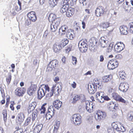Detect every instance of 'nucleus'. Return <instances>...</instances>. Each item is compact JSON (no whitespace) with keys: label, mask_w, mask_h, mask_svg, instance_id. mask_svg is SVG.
<instances>
[{"label":"nucleus","mask_w":133,"mask_h":133,"mask_svg":"<svg viewBox=\"0 0 133 133\" xmlns=\"http://www.w3.org/2000/svg\"><path fill=\"white\" fill-rule=\"evenodd\" d=\"M50 65L49 63L46 69V71L50 72L52 71L54 69Z\"/></svg>","instance_id":"obj_48"},{"label":"nucleus","mask_w":133,"mask_h":133,"mask_svg":"<svg viewBox=\"0 0 133 133\" xmlns=\"http://www.w3.org/2000/svg\"><path fill=\"white\" fill-rule=\"evenodd\" d=\"M57 29V28L54 26V25H51L50 26V32L51 34H52V32L55 31H56Z\"/></svg>","instance_id":"obj_45"},{"label":"nucleus","mask_w":133,"mask_h":133,"mask_svg":"<svg viewBox=\"0 0 133 133\" xmlns=\"http://www.w3.org/2000/svg\"><path fill=\"white\" fill-rule=\"evenodd\" d=\"M111 64L113 65L114 68V69L117 67L119 63L115 59H112L111 60Z\"/></svg>","instance_id":"obj_33"},{"label":"nucleus","mask_w":133,"mask_h":133,"mask_svg":"<svg viewBox=\"0 0 133 133\" xmlns=\"http://www.w3.org/2000/svg\"><path fill=\"white\" fill-rule=\"evenodd\" d=\"M16 130L15 132L17 133H23V130L22 128L19 127V126H16L15 127Z\"/></svg>","instance_id":"obj_40"},{"label":"nucleus","mask_w":133,"mask_h":133,"mask_svg":"<svg viewBox=\"0 0 133 133\" xmlns=\"http://www.w3.org/2000/svg\"><path fill=\"white\" fill-rule=\"evenodd\" d=\"M133 117V116H132L131 114H128L127 115V118L129 120H132Z\"/></svg>","instance_id":"obj_57"},{"label":"nucleus","mask_w":133,"mask_h":133,"mask_svg":"<svg viewBox=\"0 0 133 133\" xmlns=\"http://www.w3.org/2000/svg\"><path fill=\"white\" fill-rule=\"evenodd\" d=\"M112 78V75L110 74L104 76L102 77V79L104 82L107 83L110 81Z\"/></svg>","instance_id":"obj_23"},{"label":"nucleus","mask_w":133,"mask_h":133,"mask_svg":"<svg viewBox=\"0 0 133 133\" xmlns=\"http://www.w3.org/2000/svg\"><path fill=\"white\" fill-rule=\"evenodd\" d=\"M58 61L56 59L51 61L49 63L54 68H55L58 65Z\"/></svg>","instance_id":"obj_29"},{"label":"nucleus","mask_w":133,"mask_h":133,"mask_svg":"<svg viewBox=\"0 0 133 133\" xmlns=\"http://www.w3.org/2000/svg\"><path fill=\"white\" fill-rule=\"evenodd\" d=\"M2 114L3 118L4 120L6 122L7 119V111L6 110L4 109L3 111Z\"/></svg>","instance_id":"obj_39"},{"label":"nucleus","mask_w":133,"mask_h":133,"mask_svg":"<svg viewBox=\"0 0 133 133\" xmlns=\"http://www.w3.org/2000/svg\"><path fill=\"white\" fill-rule=\"evenodd\" d=\"M15 104V102L14 101H11L10 102V107L12 111H14L15 110V108L14 106V105Z\"/></svg>","instance_id":"obj_50"},{"label":"nucleus","mask_w":133,"mask_h":133,"mask_svg":"<svg viewBox=\"0 0 133 133\" xmlns=\"http://www.w3.org/2000/svg\"><path fill=\"white\" fill-rule=\"evenodd\" d=\"M62 61L63 62V63H65L66 60V58L64 56L62 58Z\"/></svg>","instance_id":"obj_64"},{"label":"nucleus","mask_w":133,"mask_h":133,"mask_svg":"<svg viewBox=\"0 0 133 133\" xmlns=\"http://www.w3.org/2000/svg\"><path fill=\"white\" fill-rule=\"evenodd\" d=\"M125 48V45L122 42L117 43L114 46V49L117 52H119L122 51Z\"/></svg>","instance_id":"obj_6"},{"label":"nucleus","mask_w":133,"mask_h":133,"mask_svg":"<svg viewBox=\"0 0 133 133\" xmlns=\"http://www.w3.org/2000/svg\"><path fill=\"white\" fill-rule=\"evenodd\" d=\"M72 97L73 101L72 103H76L77 101L83 99L84 98V96L81 94H75Z\"/></svg>","instance_id":"obj_8"},{"label":"nucleus","mask_w":133,"mask_h":133,"mask_svg":"<svg viewBox=\"0 0 133 133\" xmlns=\"http://www.w3.org/2000/svg\"><path fill=\"white\" fill-rule=\"evenodd\" d=\"M99 45L102 47H105L107 45L106 41L104 39L101 38L99 39Z\"/></svg>","instance_id":"obj_31"},{"label":"nucleus","mask_w":133,"mask_h":133,"mask_svg":"<svg viewBox=\"0 0 133 133\" xmlns=\"http://www.w3.org/2000/svg\"><path fill=\"white\" fill-rule=\"evenodd\" d=\"M105 13L104 8L101 6L98 7L95 11V14L98 17L102 16Z\"/></svg>","instance_id":"obj_9"},{"label":"nucleus","mask_w":133,"mask_h":133,"mask_svg":"<svg viewBox=\"0 0 133 133\" xmlns=\"http://www.w3.org/2000/svg\"><path fill=\"white\" fill-rule=\"evenodd\" d=\"M11 75L10 74L6 76V81L8 84H10L11 79Z\"/></svg>","instance_id":"obj_42"},{"label":"nucleus","mask_w":133,"mask_h":133,"mask_svg":"<svg viewBox=\"0 0 133 133\" xmlns=\"http://www.w3.org/2000/svg\"><path fill=\"white\" fill-rule=\"evenodd\" d=\"M31 119V117H28L24 123V125L25 126L27 125L30 123Z\"/></svg>","instance_id":"obj_49"},{"label":"nucleus","mask_w":133,"mask_h":133,"mask_svg":"<svg viewBox=\"0 0 133 133\" xmlns=\"http://www.w3.org/2000/svg\"><path fill=\"white\" fill-rule=\"evenodd\" d=\"M110 104L114 105V108L116 110L118 109L119 108V104L117 103L112 101L110 102Z\"/></svg>","instance_id":"obj_43"},{"label":"nucleus","mask_w":133,"mask_h":133,"mask_svg":"<svg viewBox=\"0 0 133 133\" xmlns=\"http://www.w3.org/2000/svg\"><path fill=\"white\" fill-rule=\"evenodd\" d=\"M81 118L82 117L79 114H76L72 116L71 120L76 125H78L82 122Z\"/></svg>","instance_id":"obj_3"},{"label":"nucleus","mask_w":133,"mask_h":133,"mask_svg":"<svg viewBox=\"0 0 133 133\" xmlns=\"http://www.w3.org/2000/svg\"><path fill=\"white\" fill-rule=\"evenodd\" d=\"M113 98L116 101L122 103L124 104H126L128 101L123 98L121 96L117 93L114 92L112 94Z\"/></svg>","instance_id":"obj_4"},{"label":"nucleus","mask_w":133,"mask_h":133,"mask_svg":"<svg viewBox=\"0 0 133 133\" xmlns=\"http://www.w3.org/2000/svg\"><path fill=\"white\" fill-rule=\"evenodd\" d=\"M43 126L42 124H39L36 125L34 130L33 133H39L41 130Z\"/></svg>","instance_id":"obj_25"},{"label":"nucleus","mask_w":133,"mask_h":133,"mask_svg":"<svg viewBox=\"0 0 133 133\" xmlns=\"http://www.w3.org/2000/svg\"><path fill=\"white\" fill-rule=\"evenodd\" d=\"M112 129L116 130L117 131H121V129L118 127L117 124L115 122L113 123L112 124Z\"/></svg>","instance_id":"obj_35"},{"label":"nucleus","mask_w":133,"mask_h":133,"mask_svg":"<svg viewBox=\"0 0 133 133\" xmlns=\"http://www.w3.org/2000/svg\"><path fill=\"white\" fill-rule=\"evenodd\" d=\"M77 62L76 57L72 56V63L73 65H75Z\"/></svg>","instance_id":"obj_54"},{"label":"nucleus","mask_w":133,"mask_h":133,"mask_svg":"<svg viewBox=\"0 0 133 133\" xmlns=\"http://www.w3.org/2000/svg\"><path fill=\"white\" fill-rule=\"evenodd\" d=\"M75 12V9L72 7H69L66 12V15L68 17H70L73 16Z\"/></svg>","instance_id":"obj_19"},{"label":"nucleus","mask_w":133,"mask_h":133,"mask_svg":"<svg viewBox=\"0 0 133 133\" xmlns=\"http://www.w3.org/2000/svg\"><path fill=\"white\" fill-rule=\"evenodd\" d=\"M56 16L53 13L50 14L48 17V19L49 22H53L55 20L56 18Z\"/></svg>","instance_id":"obj_34"},{"label":"nucleus","mask_w":133,"mask_h":133,"mask_svg":"<svg viewBox=\"0 0 133 133\" xmlns=\"http://www.w3.org/2000/svg\"><path fill=\"white\" fill-rule=\"evenodd\" d=\"M26 91V89L24 87H18L14 91L15 95L17 96H22Z\"/></svg>","instance_id":"obj_5"},{"label":"nucleus","mask_w":133,"mask_h":133,"mask_svg":"<svg viewBox=\"0 0 133 133\" xmlns=\"http://www.w3.org/2000/svg\"><path fill=\"white\" fill-rule=\"evenodd\" d=\"M59 78L57 76L54 79V80L55 82L57 83V82L59 81Z\"/></svg>","instance_id":"obj_61"},{"label":"nucleus","mask_w":133,"mask_h":133,"mask_svg":"<svg viewBox=\"0 0 133 133\" xmlns=\"http://www.w3.org/2000/svg\"><path fill=\"white\" fill-rule=\"evenodd\" d=\"M85 104L87 110L89 112H91L93 110V107L92 102L88 101H86L85 102Z\"/></svg>","instance_id":"obj_15"},{"label":"nucleus","mask_w":133,"mask_h":133,"mask_svg":"<svg viewBox=\"0 0 133 133\" xmlns=\"http://www.w3.org/2000/svg\"><path fill=\"white\" fill-rule=\"evenodd\" d=\"M128 28L126 26L122 25L120 27V30L121 34L126 35L128 34Z\"/></svg>","instance_id":"obj_21"},{"label":"nucleus","mask_w":133,"mask_h":133,"mask_svg":"<svg viewBox=\"0 0 133 133\" xmlns=\"http://www.w3.org/2000/svg\"><path fill=\"white\" fill-rule=\"evenodd\" d=\"M25 118L24 114L20 112L17 115L16 118V122L18 123L21 124L23 122Z\"/></svg>","instance_id":"obj_11"},{"label":"nucleus","mask_w":133,"mask_h":133,"mask_svg":"<svg viewBox=\"0 0 133 133\" xmlns=\"http://www.w3.org/2000/svg\"><path fill=\"white\" fill-rule=\"evenodd\" d=\"M59 125L57 123L55 124L54 128V129L53 133H58V129L59 128Z\"/></svg>","instance_id":"obj_47"},{"label":"nucleus","mask_w":133,"mask_h":133,"mask_svg":"<svg viewBox=\"0 0 133 133\" xmlns=\"http://www.w3.org/2000/svg\"><path fill=\"white\" fill-rule=\"evenodd\" d=\"M71 85L73 88H75L76 87L77 84L75 82H73V83L71 84Z\"/></svg>","instance_id":"obj_60"},{"label":"nucleus","mask_w":133,"mask_h":133,"mask_svg":"<svg viewBox=\"0 0 133 133\" xmlns=\"http://www.w3.org/2000/svg\"><path fill=\"white\" fill-rule=\"evenodd\" d=\"M111 60L108 62V63L107 67L109 70H113L114 69V68L113 65L112 64H111Z\"/></svg>","instance_id":"obj_46"},{"label":"nucleus","mask_w":133,"mask_h":133,"mask_svg":"<svg viewBox=\"0 0 133 133\" xmlns=\"http://www.w3.org/2000/svg\"><path fill=\"white\" fill-rule=\"evenodd\" d=\"M54 115L51 114L49 113L48 112H47L46 115H45V117L46 118V119L47 120H49L52 117L54 116Z\"/></svg>","instance_id":"obj_44"},{"label":"nucleus","mask_w":133,"mask_h":133,"mask_svg":"<svg viewBox=\"0 0 133 133\" xmlns=\"http://www.w3.org/2000/svg\"><path fill=\"white\" fill-rule=\"evenodd\" d=\"M115 57L117 59H120L122 58V56L121 54H118L115 56Z\"/></svg>","instance_id":"obj_55"},{"label":"nucleus","mask_w":133,"mask_h":133,"mask_svg":"<svg viewBox=\"0 0 133 133\" xmlns=\"http://www.w3.org/2000/svg\"><path fill=\"white\" fill-rule=\"evenodd\" d=\"M107 116V115L105 112L98 110L94 116V118L96 121H99L104 119Z\"/></svg>","instance_id":"obj_2"},{"label":"nucleus","mask_w":133,"mask_h":133,"mask_svg":"<svg viewBox=\"0 0 133 133\" xmlns=\"http://www.w3.org/2000/svg\"><path fill=\"white\" fill-rule=\"evenodd\" d=\"M37 86L36 85H31L28 90V93L30 95H32L36 90Z\"/></svg>","instance_id":"obj_17"},{"label":"nucleus","mask_w":133,"mask_h":133,"mask_svg":"<svg viewBox=\"0 0 133 133\" xmlns=\"http://www.w3.org/2000/svg\"><path fill=\"white\" fill-rule=\"evenodd\" d=\"M50 88L47 85L42 84L39 88L38 91V98L41 99L44 96L47 91L49 92Z\"/></svg>","instance_id":"obj_1"},{"label":"nucleus","mask_w":133,"mask_h":133,"mask_svg":"<svg viewBox=\"0 0 133 133\" xmlns=\"http://www.w3.org/2000/svg\"><path fill=\"white\" fill-rule=\"evenodd\" d=\"M129 88L128 84L124 83H121L119 86V89L123 92L126 91Z\"/></svg>","instance_id":"obj_13"},{"label":"nucleus","mask_w":133,"mask_h":133,"mask_svg":"<svg viewBox=\"0 0 133 133\" xmlns=\"http://www.w3.org/2000/svg\"><path fill=\"white\" fill-rule=\"evenodd\" d=\"M104 93L102 92H98L96 93V98L98 102L102 103L104 102V99L103 98Z\"/></svg>","instance_id":"obj_14"},{"label":"nucleus","mask_w":133,"mask_h":133,"mask_svg":"<svg viewBox=\"0 0 133 133\" xmlns=\"http://www.w3.org/2000/svg\"><path fill=\"white\" fill-rule=\"evenodd\" d=\"M62 90V87L61 85L59 86H57L56 85L54 86L52 88L51 91L52 92V95L54 93L55 95H59V92Z\"/></svg>","instance_id":"obj_10"},{"label":"nucleus","mask_w":133,"mask_h":133,"mask_svg":"<svg viewBox=\"0 0 133 133\" xmlns=\"http://www.w3.org/2000/svg\"><path fill=\"white\" fill-rule=\"evenodd\" d=\"M53 49L54 51L56 53H58L62 48L59 44L57 45L56 43L54 44L53 46Z\"/></svg>","instance_id":"obj_24"},{"label":"nucleus","mask_w":133,"mask_h":133,"mask_svg":"<svg viewBox=\"0 0 133 133\" xmlns=\"http://www.w3.org/2000/svg\"><path fill=\"white\" fill-rule=\"evenodd\" d=\"M108 133H115L114 129L111 128H109L107 130Z\"/></svg>","instance_id":"obj_59"},{"label":"nucleus","mask_w":133,"mask_h":133,"mask_svg":"<svg viewBox=\"0 0 133 133\" xmlns=\"http://www.w3.org/2000/svg\"><path fill=\"white\" fill-rule=\"evenodd\" d=\"M66 36L69 39L72 40L74 38V32L71 31V32L67 31L66 33Z\"/></svg>","instance_id":"obj_28"},{"label":"nucleus","mask_w":133,"mask_h":133,"mask_svg":"<svg viewBox=\"0 0 133 133\" xmlns=\"http://www.w3.org/2000/svg\"><path fill=\"white\" fill-rule=\"evenodd\" d=\"M46 105L47 103H45L43 104L41 107V109H40L41 114H44L45 113L46 111Z\"/></svg>","instance_id":"obj_41"},{"label":"nucleus","mask_w":133,"mask_h":133,"mask_svg":"<svg viewBox=\"0 0 133 133\" xmlns=\"http://www.w3.org/2000/svg\"><path fill=\"white\" fill-rule=\"evenodd\" d=\"M129 25V31L131 33H133V22L130 23Z\"/></svg>","instance_id":"obj_51"},{"label":"nucleus","mask_w":133,"mask_h":133,"mask_svg":"<svg viewBox=\"0 0 133 133\" xmlns=\"http://www.w3.org/2000/svg\"><path fill=\"white\" fill-rule=\"evenodd\" d=\"M72 48V45H71L67 46V49L65 50L66 52L68 53L71 50Z\"/></svg>","instance_id":"obj_53"},{"label":"nucleus","mask_w":133,"mask_h":133,"mask_svg":"<svg viewBox=\"0 0 133 133\" xmlns=\"http://www.w3.org/2000/svg\"><path fill=\"white\" fill-rule=\"evenodd\" d=\"M52 22L54 26L57 28L60 24V19L59 18H56Z\"/></svg>","instance_id":"obj_32"},{"label":"nucleus","mask_w":133,"mask_h":133,"mask_svg":"<svg viewBox=\"0 0 133 133\" xmlns=\"http://www.w3.org/2000/svg\"><path fill=\"white\" fill-rule=\"evenodd\" d=\"M36 105L35 102H34L30 103L29 106L28 111L29 113L32 112L35 109Z\"/></svg>","instance_id":"obj_20"},{"label":"nucleus","mask_w":133,"mask_h":133,"mask_svg":"<svg viewBox=\"0 0 133 133\" xmlns=\"http://www.w3.org/2000/svg\"><path fill=\"white\" fill-rule=\"evenodd\" d=\"M104 57L103 55H101L100 56L99 61L101 62H103L104 60Z\"/></svg>","instance_id":"obj_62"},{"label":"nucleus","mask_w":133,"mask_h":133,"mask_svg":"<svg viewBox=\"0 0 133 133\" xmlns=\"http://www.w3.org/2000/svg\"><path fill=\"white\" fill-rule=\"evenodd\" d=\"M68 29V27L66 25H63L61 26L59 29V34L61 35H64L66 33Z\"/></svg>","instance_id":"obj_16"},{"label":"nucleus","mask_w":133,"mask_h":133,"mask_svg":"<svg viewBox=\"0 0 133 133\" xmlns=\"http://www.w3.org/2000/svg\"><path fill=\"white\" fill-rule=\"evenodd\" d=\"M103 98L104 99V100L108 101L110 100V99L107 96H104V95H103Z\"/></svg>","instance_id":"obj_58"},{"label":"nucleus","mask_w":133,"mask_h":133,"mask_svg":"<svg viewBox=\"0 0 133 133\" xmlns=\"http://www.w3.org/2000/svg\"><path fill=\"white\" fill-rule=\"evenodd\" d=\"M110 23L108 22H105L102 23L101 26L103 29H106L109 26Z\"/></svg>","instance_id":"obj_38"},{"label":"nucleus","mask_w":133,"mask_h":133,"mask_svg":"<svg viewBox=\"0 0 133 133\" xmlns=\"http://www.w3.org/2000/svg\"><path fill=\"white\" fill-rule=\"evenodd\" d=\"M32 121L35 120L37 117V114L36 112H33L32 114Z\"/></svg>","instance_id":"obj_52"},{"label":"nucleus","mask_w":133,"mask_h":133,"mask_svg":"<svg viewBox=\"0 0 133 133\" xmlns=\"http://www.w3.org/2000/svg\"><path fill=\"white\" fill-rule=\"evenodd\" d=\"M79 47L80 51L85 52L88 50V45L84 41H80L79 43Z\"/></svg>","instance_id":"obj_7"},{"label":"nucleus","mask_w":133,"mask_h":133,"mask_svg":"<svg viewBox=\"0 0 133 133\" xmlns=\"http://www.w3.org/2000/svg\"><path fill=\"white\" fill-rule=\"evenodd\" d=\"M28 17L30 20L33 22H35L37 19L36 13L34 11H31L28 14Z\"/></svg>","instance_id":"obj_12"},{"label":"nucleus","mask_w":133,"mask_h":133,"mask_svg":"<svg viewBox=\"0 0 133 133\" xmlns=\"http://www.w3.org/2000/svg\"><path fill=\"white\" fill-rule=\"evenodd\" d=\"M5 97L4 98H3V99L1 101L0 103L2 104H3L5 103Z\"/></svg>","instance_id":"obj_63"},{"label":"nucleus","mask_w":133,"mask_h":133,"mask_svg":"<svg viewBox=\"0 0 133 133\" xmlns=\"http://www.w3.org/2000/svg\"><path fill=\"white\" fill-rule=\"evenodd\" d=\"M126 74L123 72H120L119 73V76L121 79L122 80H124L126 78Z\"/></svg>","instance_id":"obj_37"},{"label":"nucleus","mask_w":133,"mask_h":133,"mask_svg":"<svg viewBox=\"0 0 133 133\" xmlns=\"http://www.w3.org/2000/svg\"><path fill=\"white\" fill-rule=\"evenodd\" d=\"M1 91L2 97H5V93L4 89L2 88L1 89Z\"/></svg>","instance_id":"obj_56"},{"label":"nucleus","mask_w":133,"mask_h":133,"mask_svg":"<svg viewBox=\"0 0 133 133\" xmlns=\"http://www.w3.org/2000/svg\"><path fill=\"white\" fill-rule=\"evenodd\" d=\"M48 112L54 115H55V110H54L52 106H50L49 107L48 109Z\"/></svg>","instance_id":"obj_36"},{"label":"nucleus","mask_w":133,"mask_h":133,"mask_svg":"<svg viewBox=\"0 0 133 133\" xmlns=\"http://www.w3.org/2000/svg\"><path fill=\"white\" fill-rule=\"evenodd\" d=\"M62 104V102L59 100L54 101L53 103L54 107L58 109L61 107Z\"/></svg>","instance_id":"obj_22"},{"label":"nucleus","mask_w":133,"mask_h":133,"mask_svg":"<svg viewBox=\"0 0 133 133\" xmlns=\"http://www.w3.org/2000/svg\"><path fill=\"white\" fill-rule=\"evenodd\" d=\"M58 0H49V2L50 6L51 7H54L57 4Z\"/></svg>","instance_id":"obj_30"},{"label":"nucleus","mask_w":133,"mask_h":133,"mask_svg":"<svg viewBox=\"0 0 133 133\" xmlns=\"http://www.w3.org/2000/svg\"><path fill=\"white\" fill-rule=\"evenodd\" d=\"M95 84L92 83L90 85H89L88 86L89 91L91 93H93L96 90V88H95Z\"/></svg>","instance_id":"obj_26"},{"label":"nucleus","mask_w":133,"mask_h":133,"mask_svg":"<svg viewBox=\"0 0 133 133\" xmlns=\"http://www.w3.org/2000/svg\"><path fill=\"white\" fill-rule=\"evenodd\" d=\"M69 4L68 2L63 3V5L61 8L60 12L62 13L66 12L69 8Z\"/></svg>","instance_id":"obj_18"},{"label":"nucleus","mask_w":133,"mask_h":133,"mask_svg":"<svg viewBox=\"0 0 133 133\" xmlns=\"http://www.w3.org/2000/svg\"><path fill=\"white\" fill-rule=\"evenodd\" d=\"M69 43V41L67 39L64 38L63 39L59 44L62 48H64Z\"/></svg>","instance_id":"obj_27"}]
</instances>
